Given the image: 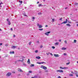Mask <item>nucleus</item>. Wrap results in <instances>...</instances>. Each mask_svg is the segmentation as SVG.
<instances>
[{"mask_svg": "<svg viewBox=\"0 0 78 78\" xmlns=\"http://www.w3.org/2000/svg\"><path fill=\"white\" fill-rule=\"evenodd\" d=\"M31 78H34V77H32Z\"/></svg>", "mask_w": 78, "mask_h": 78, "instance_id": "69168bd1", "label": "nucleus"}, {"mask_svg": "<svg viewBox=\"0 0 78 78\" xmlns=\"http://www.w3.org/2000/svg\"><path fill=\"white\" fill-rule=\"evenodd\" d=\"M62 18H60V19L59 20L61 21V20H62Z\"/></svg>", "mask_w": 78, "mask_h": 78, "instance_id": "ea45409f", "label": "nucleus"}, {"mask_svg": "<svg viewBox=\"0 0 78 78\" xmlns=\"http://www.w3.org/2000/svg\"><path fill=\"white\" fill-rule=\"evenodd\" d=\"M52 48H53V49L55 48V46H52Z\"/></svg>", "mask_w": 78, "mask_h": 78, "instance_id": "c9c22d12", "label": "nucleus"}, {"mask_svg": "<svg viewBox=\"0 0 78 78\" xmlns=\"http://www.w3.org/2000/svg\"><path fill=\"white\" fill-rule=\"evenodd\" d=\"M31 67H33V66H34V65L31 64Z\"/></svg>", "mask_w": 78, "mask_h": 78, "instance_id": "473e14b6", "label": "nucleus"}, {"mask_svg": "<svg viewBox=\"0 0 78 78\" xmlns=\"http://www.w3.org/2000/svg\"><path fill=\"white\" fill-rule=\"evenodd\" d=\"M19 2L21 4H22V3L23 2H22V1H20V0H19Z\"/></svg>", "mask_w": 78, "mask_h": 78, "instance_id": "a878e982", "label": "nucleus"}, {"mask_svg": "<svg viewBox=\"0 0 78 78\" xmlns=\"http://www.w3.org/2000/svg\"><path fill=\"white\" fill-rule=\"evenodd\" d=\"M66 25L67 27H71V25H70V24L69 23L67 24H66Z\"/></svg>", "mask_w": 78, "mask_h": 78, "instance_id": "f8f14e48", "label": "nucleus"}, {"mask_svg": "<svg viewBox=\"0 0 78 78\" xmlns=\"http://www.w3.org/2000/svg\"><path fill=\"white\" fill-rule=\"evenodd\" d=\"M45 27H48V25H46L45 26Z\"/></svg>", "mask_w": 78, "mask_h": 78, "instance_id": "09e8293b", "label": "nucleus"}, {"mask_svg": "<svg viewBox=\"0 0 78 78\" xmlns=\"http://www.w3.org/2000/svg\"><path fill=\"white\" fill-rule=\"evenodd\" d=\"M45 72H48V70H46L45 71Z\"/></svg>", "mask_w": 78, "mask_h": 78, "instance_id": "bf43d9fd", "label": "nucleus"}, {"mask_svg": "<svg viewBox=\"0 0 78 78\" xmlns=\"http://www.w3.org/2000/svg\"><path fill=\"white\" fill-rule=\"evenodd\" d=\"M74 43H76V40H74Z\"/></svg>", "mask_w": 78, "mask_h": 78, "instance_id": "c756f323", "label": "nucleus"}, {"mask_svg": "<svg viewBox=\"0 0 78 78\" xmlns=\"http://www.w3.org/2000/svg\"><path fill=\"white\" fill-rule=\"evenodd\" d=\"M19 71H20V72H23V71H22V69H20Z\"/></svg>", "mask_w": 78, "mask_h": 78, "instance_id": "e433bc0d", "label": "nucleus"}, {"mask_svg": "<svg viewBox=\"0 0 78 78\" xmlns=\"http://www.w3.org/2000/svg\"><path fill=\"white\" fill-rule=\"evenodd\" d=\"M60 69H68V68L67 67H60Z\"/></svg>", "mask_w": 78, "mask_h": 78, "instance_id": "0eeeda50", "label": "nucleus"}, {"mask_svg": "<svg viewBox=\"0 0 78 78\" xmlns=\"http://www.w3.org/2000/svg\"><path fill=\"white\" fill-rule=\"evenodd\" d=\"M2 4H3V3L1 2V3H0V7H1V8H2Z\"/></svg>", "mask_w": 78, "mask_h": 78, "instance_id": "4be33fe9", "label": "nucleus"}, {"mask_svg": "<svg viewBox=\"0 0 78 78\" xmlns=\"http://www.w3.org/2000/svg\"><path fill=\"white\" fill-rule=\"evenodd\" d=\"M52 22H54L55 21V19H52Z\"/></svg>", "mask_w": 78, "mask_h": 78, "instance_id": "cd10ccee", "label": "nucleus"}, {"mask_svg": "<svg viewBox=\"0 0 78 78\" xmlns=\"http://www.w3.org/2000/svg\"><path fill=\"white\" fill-rule=\"evenodd\" d=\"M10 54H14V51H13L12 52H10Z\"/></svg>", "mask_w": 78, "mask_h": 78, "instance_id": "dca6fc26", "label": "nucleus"}, {"mask_svg": "<svg viewBox=\"0 0 78 78\" xmlns=\"http://www.w3.org/2000/svg\"><path fill=\"white\" fill-rule=\"evenodd\" d=\"M2 44H2V43H0V45H2Z\"/></svg>", "mask_w": 78, "mask_h": 78, "instance_id": "de8ad7c7", "label": "nucleus"}, {"mask_svg": "<svg viewBox=\"0 0 78 78\" xmlns=\"http://www.w3.org/2000/svg\"><path fill=\"white\" fill-rule=\"evenodd\" d=\"M55 45H59V42H56L55 43Z\"/></svg>", "mask_w": 78, "mask_h": 78, "instance_id": "a211bd4d", "label": "nucleus"}, {"mask_svg": "<svg viewBox=\"0 0 78 78\" xmlns=\"http://www.w3.org/2000/svg\"><path fill=\"white\" fill-rule=\"evenodd\" d=\"M70 62H69L68 63H66V65H69L70 64Z\"/></svg>", "mask_w": 78, "mask_h": 78, "instance_id": "5701e85b", "label": "nucleus"}, {"mask_svg": "<svg viewBox=\"0 0 78 78\" xmlns=\"http://www.w3.org/2000/svg\"><path fill=\"white\" fill-rule=\"evenodd\" d=\"M75 75H77L78 74V72L75 71Z\"/></svg>", "mask_w": 78, "mask_h": 78, "instance_id": "412c9836", "label": "nucleus"}, {"mask_svg": "<svg viewBox=\"0 0 78 78\" xmlns=\"http://www.w3.org/2000/svg\"><path fill=\"white\" fill-rule=\"evenodd\" d=\"M62 50H66V48H65V47H63L62 48Z\"/></svg>", "mask_w": 78, "mask_h": 78, "instance_id": "6ab92c4d", "label": "nucleus"}, {"mask_svg": "<svg viewBox=\"0 0 78 78\" xmlns=\"http://www.w3.org/2000/svg\"><path fill=\"white\" fill-rule=\"evenodd\" d=\"M61 40H59V42H61Z\"/></svg>", "mask_w": 78, "mask_h": 78, "instance_id": "680f3d73", "label": "nucleus"}, {"mask_svg": "<svg viewBox=\"0 0 78 78\" xmlns=\"http://www.w3.org/2000/svg\"><path fill=\"white\" fill-rule=\"evenodd\" d=\"M27 63L28 64H30V59H28V60L27 61Z\"/></svg>", "mask_w": 78, "mask_h": 78, "instance_id": "4468645a", "label": "nucleus"}, {"mask_svg": "<svg viewBox=\"0 0 78 78\" xmlns=\"http://www.w3.org/2000/svg\"><path fill=\"white\" fill-rule=\"evenodd\" d=\"M57 72H64V71H63V70H57Z\"/></svg>", "mask_w": 78, "mask_h": 78, "instance_id": "20e7f679", "label": "nucleus"}, {"mask_svg": "<svg viewBox=\"0 0 78 78\" xmlns=\"http://www.w3.org/2000/svg\"><path fill=\"white\" fill-rule=\"evenodd\" d=\"M54 55V56H55V57H59V55L58 54H55Z\"/></svg>", "mask_w": 78, "mask_h": 78, "instance_id": "1a4fd4ad", "label": "nucleus"}, {"mask_svg": "<svg viewBox=\"0 0 78 78\" xmlns=\"http://www.w3.org/2000/svg\"><path fill=\"white\" fill-rule=\"evenodd\" d=\"M46 55H48V53H46Z\"/></svg>", "mask_w": 78, "mask_h": 78, "instance_id": "6e6d98bb", "label": "nucleus"}, {"mask_svg": "<svg viewBox=\"0 0 78 78\" xmlns=\"http://www.w3.org/2000/svg\"><path fill=\"white\" fill-rule=\"evenodd\" d=\"M64 42H65V44H67V41H64Z\"/></svg>", "mask_w": 78, "mask_h": 78, "instance_id": "a19ab883", "label": "nucleus"}, {"mask_svg": "<svg viewBox=\"0 0 78 78\" xmlns=\"http://www.w3.org/2000/svg\"><path fill=\"white\" fill-rule=\"evenodd\" d=\"M76 23H78V22H76Z\"/></svg>", "mask_w": 78, "mask_h": 78, "instance_id": "338daca9", "label": "nucleus"}, {"mask_svg": "<svg viewBox=\"0 0 78 78\" xmlns=\"http://www.w3.org/2000/svg\"><path fill=\"white\" fill-rule=\"evenodd\" d=\"M11 75V73H8L7 74V76H10V75Z\"/></svg>", "mask_w": 78, "mask_h": 78, "instance_id": "423d86ee", "label": "nucleus"}, {"mask_svg": "<svg viewBox=\"0 0 78 78\" xmlns=\"http://www.w3.org/2000/svg\"><path fill=\"white\" fill-rule=\"evenodd\" d=\"M65 9H67V8H65Z\"/></svg>", "mask_w": 78, "mask_h": 78, "instance_id": "0e129e2a", "label": "nucleus"}, {"mask_svg": "<svg viewBox=\"0 0 78 78\" xmlns=\"http://www.w3.org/2000/svg\"><path fill=\"white\" fill-rule=\"evenodd\" d=\"M58 78H61V76H59L58 77Z\"/></svg>", "mask_w": 78, "mask_h": 78, "instance_id": "5fc2aeb1", "label": "nucleus"}, {"mask_svg": "<svg viewBox=\"0 0 78 78\" xmlns=\"http://www.w3.org/2000/svg\"><path fill=\"white\" fill-rule=\"evenodd\" d=\"M43 30V29H39V30H40V31H42Z\"/></svg>", "mask_w": 78, "mask_h": 78, "instance_id": "c85d7f7f", "label": "nucleus"}, {"mask_svg": "<svg viewBox=\"0 0 78 78\" xmlns=\"http://www.w3.org/2000/svg\"><path fill=\"white\" fill-rule=\"evenodd\" d=\"M29 73H32V71H29Z\"/></svg>", "mask_w": 78, "mask_h": 78, "instance_id": "c03bdc74", "label": "nucleus"}, {"mask_svg": "<svg viewBox=\"0 0 78 78\" xmlns=\"http://www.w3.org/2000/svg\"><path fill=\"white\" fill-rule=\"evenodd\" d=\"M77 27H78V24H77Z\"/></svg>", "mask_w": 78, "mask_h": 78, "instance_id": "774afa93", "label": "nucleus"}, {"mask_svg": "<svg viewBox=\"0 0 78 78\" xmlns=\"http://www.w3.org/2000/svg\"><path fill=\"white\" fill-rule=\"evenodd\" d=\"M23 16H27L26 15V14H25V12H23Z\"/></svg>", "mask_w": 78, "mask_h": 78, "instance_id": "ddd939ff", "label": "nucleus"}, {"mask_svg": "<svg viewBox=\"0 0 78 78\" xmlns=\"http://www.w3.org/2000/svg\"><path fill=\"white\" fill-rule=\"evenodd\" d=\"M35 53H38V50H37L35 51Z\"/></svg>", "mask_w": 78, "mask_h": 78, "instance_id": "bb28decb", "label": "nucleus"}, {"mask_svg": "<svg viewBox=\"0 0 78 78\" xmlns=\"http://www.w3.org/2000/svg\"><path fill=\"white\" fill-rule=\"evenodd\" d=\"M66 23H67V22L66 21H63V22L62 23H61V24H63V23L66 24Z\"/></svg>", "mask_w": 78, "mask_h": 78, "instance_id": "9b49d317", "label": "nucleus"}, {"mask_svg": "<svg viewBox=\"0 0 78 78\" xmlns=\"http://www.w3.org/2000/svg\"><path fill=\"white\" fill-rule=\"evenodd\" d=\"M32 19H33L34 20V19H35V18L34 17H33Z\"/></svg>", "mask_w": 78, "mask_h": 78, "instance_id": "79ce46f5", "label": "nucleus"}, {"mask_svg": "<svg viewBox=\"0 0 78 78\" xmlns=\"http://www.w3.org/2000/svg\"><path fill=\"white\" fill-rule=\"evenodd\" d=\"M31 41H30L29 43V45H31Z\"/></svg>", "mask_w": 78, "mask_h": 78, "instance_id": "58836bf2", "label": "nucleus"}, {"mask_svg": "<svg viewBox=\"0 0 78 78\" xmlns=\"http://www.w3.org/2000/svg\"><path fill=\"white\" fill-rule=\"evenodd\" d=\"M22 60H17V61H18V62H19L20 61L21 62H23V61H24V59L23 58H22Z\"/></svg>", "mask_w": 78, "mask_h": 78, "instance_id": "6e6552de", "label": "nucleus"}, {"mask_svg": "<svg viewBox=\"0 0 78 78\" xmlns=\"http://www.w3.org/2000/svg\"><path fill=\"white\" fill-rule=\"evenodd\" d=\"M49 33H50V31L48 32L45 33V34L47 35V36H49V34H49Z\"/></svg>", "mask_w": 78, "mask_h": 78, "instance_id": "7ed1b4c3", "label": "nucleus"}, {"mask_svg": "<svg viewBox=\"0 0 78 78\" xmlns=\"http://www.w3.org/2000/svg\"><path fill=\"white\" fill-rule=\"evenodd\" d=\"M63 55H67V53H64L63 54Z\"/></svg>", "mask_w": 78, "mask_h": 78, "instance_id": "f704fd0d", "label": "nucleus"}, {"mask_svg": "<svg viewBox=\"0 0 78 78\" xmlns=\"http://www.w3.org/2000/svg\"><path fill=\"white\" fill-rule=\"evenodd\" d=\"M5 46H8V44H5Z\"/></svg>", "mask_w": 78, "mask_h": 78, "instance_id": "4d7b16f0", "label": "nucleus"}, {"mask_svg": "<svg viewBox=\"0 0 78 78\" xmlns=\"http://www.w3.org/2000/svg\"><path fill=\"white\" fill-rule=\"evenodd\" d=\"M42 13H38V15H39V16H40V15H41V14Z\"/></svg>", "mask_w": 78, "mask_h": 78, "instance_id": "2f4dec72", "label": "nucleus"}, {"mask_svg": "<svg viewBox=\"0 0 78 78\" xmlns=\"http://www.w3.org/2000/svg\"><path fill=\"white\" fill-rule=\"evenodd\" d=\"M34 78H38V76H34Z\"/></svg>", "mask_w": 78, "mask_h": 78, "instance_id": "aec40b11", "label": "nucleus"}, {"mask_svg": "<svg viewBox=\"0 0 78 78\" xmlns=\"http://www.w3.org/2000/svg\"><path fill=\"white\" fill-rule=\"evenodd\" d=\"M11 48H16V47L15 46H12Z\"/></svg>", "mask_w": 78, "mask_h": 78, "instance_id": "2eb2a0df", "label": "nucleus"}, {"mask_svg": "<svg viewBox=\"0 0 78 78\" xmlns=\"http://www.w3.org/2000/svg\"><path fill=\"white\" fill-rule=\"evenodd\" d=\"M41 68L43 69H44V70H47V67L44 66L42 65L41 66Z\"/></svg>", "mask_w": 78, "mask_h": 78, "instance_id": "f257e3e1", "label": "nucleus"}, {"mask_svg": "<svg viewBox=\"0 0 78 78\" xmlns=\"http://www.w3.org/2000/svg\"><path fill=\"white\" fill-rule=\"evenodd\" d=\"M71 73H73V71H72V72H71Z\"/></svg>", "mask_w": 78, "mask_h": 78, "instance_id": "052dcab7", "label": "nucleus"}, {"mask_svg": "<svg viewBox=\"0 0 78 78\" xmlns=\"http://www.w3.org/2000/svg\"><path fill=\"white\" fill-rule=\"evenodd\" d=\"M13 37H16V35H13Z\"/></svg>", "mask_w": 78, "mask_h": 78, "instance_id": "8fccbe9b", "label": "nucleus"}, {"mask_svg": "<svg viewBox=\"0 0 78 78\" xmlns=\"http://www.w3.org/2000/svg\"><path fill=\"white\" fill-rule=\"evenodd\" d=\"M42 5V4H39V5H38V6L39 7H40V6H41V5Z\"/></svg>", "mask_w": 78, "mask_h": 78, "instance_id": "4c0bfd02", "label": "nucleus"}, {"mask_svg": "<svg viewBox=\"0 0 78 78\" xmlns=\"http://www.w3.org/2000/svg\"><path fill=\"white\" fill-rule=\"evenodd\" d=\"M17 62H18V61H17V60L15 62V64H16L17 63Z\"/></svg>", "mask_w": 78, "mask_h": 78, "instance_id": "393cba45", "label": "nucleus"}, {"mask_svg": "<svg viewBox=\"0 0 78 78\" xmlns=\"http://www.w3.org/2000/svg\"><path fill=\"white\" fill-rule=\"evenodd\" d=\"M39 3V2H38L37 3V4H38V3Z\"/></svg>", "mask_w": 78, "mask_h": 78, "instance_id": "e2e57ef3", "label": "nucleus"}, {"mask_svg": "<svg viewBox=\"0 0 78 78\" xmlns=\"http://www.w3.org/2000/svg\"><path fill=\"white\" fill-rule=\"evenodd\" d=\"M42 48V45H41V46H40V48Z\"/></svg>", "mask_w": 78, "mask_h": 78, "instance_id": "603ef678", "label": "nucleus"}, {"mask_svg": "<svg viewBox=\"0 0 78 78\" xmlns=\"http://www.w3.org/2000/svg\"><path fill=\"white\" fill-rule=\"evenodd\" d=\"M69 76H73V74H69Z\"/></svg>", "mask_w": 78, "mask_h": 78, "instance_id": "7c9ffc66", "label": "nucleus"}, {"mask_svg": "<svg viewBox=\"0 0 78 78\" xmlns=\"http://www.w3.org/2000/svg\"><path fill=\"white\" fill-rule=\"evenodd\" d=\"M75 5H78V3H75Z\"/></svg>", "mask_w": 78, "mask_h": 78, "instance_id": "72a5a7b5", "label": "nucleus"}, {"mask_svg": "<svg viewBox=\"0 0 78 78\" xmlns=\"http://www.w3.org/2000/svg\"><path fill=\"white\" fill-rule=\"evenodd\" d=\"M11 31H13V29H12V28H11Z\"/></svg>", "mask_w": 78, "mask_h": 78, "instance_id": "49530a36", "label": "nucleus"}, {"mask_svg": "<svg viewBox=\"0 0 78 78\" xmlns=\"http://www.w3.org/2000/svg\"><path fill=\"white\" fill-rule=\"evenodd\" d=\"M23 65L24 66H27L26 64H23Z\"/></svg>", "mask_w": 78, "mask_h": 78, "instance_id": "13d9d810", "label": "nucleus"}, {"mask_svg": "<svg viewBox=\"0 0 78 78\" xmlns=\"http://www.w3.org/2000/svg\"><path fill=\"white\" fill-rule=\"evenodd\" d=\"M37 26L39 27V28H41L42 27V25H39V23H37Z\"/></svg>", "mask_w": 78, "mask_h": 78, "instance_id": "f03ea898", "label": "nucleus"}, {"mask_svg": "<svg viewBox=\"0 0 78 78\" xmlns=\"http://www.w3.org/2000/svg\"><path fill=\"white\" fill-rule=\"evenodd\" d=\"M8 24L9 25H11V22H10V21H8Z\"/></svg>", "mask_w": 78, "mask_h": 78, "instance_id": "f3484780", "label": "nucleus"}, {"mask_svg": "<svg viewBox=\"0 0 78 78\" xmlns=\"http://www.w3.org/2000/svg\"><path fill=\"white\" fill-rule=\"evenodd\" d=\"M7 22H8V21H9V19H7Z\"/></svg>", "mask_w": 78, "mask_h": 78, "instance_id": "37998d69", "label": "nucleus"}, {"mask_svg": "<svg viewBox=\"0 0 78 78\" xmlns=\"http://www.w3.org/2000/svg\"><path fill=\"white\" fill-rule=\"evenodd\" d=\"M36 59H41V57L38 56L37 57H36Z\"/></svg>", "mask_w": 78, "mask_h": 78, "instance_id": "9d476101", "label": "nucleus"}, {"mask_svg": "<svg viewBox=\"0 0 78 78\" xmlns=\"http://www.w3.org/2000/svg\"><path fill=\"white\" fill-rule=\"evenodd\" d=\"M68 23H72V22L69 21L68 20V22H67Z\"/></svg>", "mask_w": 78, "mask_h": 78, "instance_id": "b1692460", "label": "nucleus"}, {"mask_svg": "<svg viewBox=\"0 0 78 78\" xmlns=\"http://www.w3.org/2000/svg\"><path fill=\"white\" fill-rule=\"evenodd\" d=\"M68 20H67V19H66V22H68Z\"/></svg>", "mask_w": 78, "mask_h": 78, "instance_id": "3c124183", "label": "nucleus"}, {"mask_svg": "<svg viewBox=\"0 0 78 78\" xmlns=\"http://www.w3.org/2000/svg\"><path fill=\"white\" fill-rule=\"evenodd\" d=\"M76 77H78V74H76Z\"/></svg>", "mask_w": 78, "mask_h": 78, "instance_id": "a18cd8bd", "label": "nucleus"}, {"mask_svg": "<svg viewBox=\"0 0 78 78\" xmlns=\"http://www.w3.org/2000/svg\"><path fill=\"white\" fill-rule=\"evenodd\" d=\"M50 55H51L52 56H53V54H52V53H50Z\"/></svg>", "mask_w": 78, "mask_h": 78, "instance_id": "864d4df0", "label": "nucleus"}, {"mask_svg": "<svg viewBox=\"0 0 78 78\" xmlns=\"http://www.w3.org/2000/svg\"><path fill=\"white\" fill-rule=\"evenodd\" d=\"M37 64H44H44H46V62H37Z\"/></svg>", "mask_w": 78, "mask_h": 78, "instance_id": "39448f33", "label": "nucleus"}]
</instances>
